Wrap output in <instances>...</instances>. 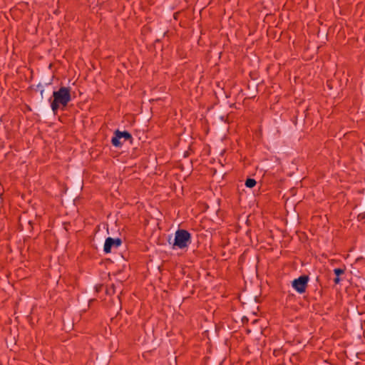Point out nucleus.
<instances>
[{
    "instance_id": "1",
    "label": "nucleus",
    "mask_w": 365,
    "mask_h": 365,
    "mask_svg": "<svg viewBox=\"0 0 365 365\" xmlns=\"http://www.w3.org/2000/svg\"><path fill=\"white\" fill-rule=\"evenodd\" d=\"M53 98H49L51 102V108L54 114L57 113V111L61 106L63 108L67 106L68 103L71 100V88L69 87L61 86L58 91L53 92Z\"/></svg>"
},
{
    "instance_id": "2",
    "label": "nucleus",
    "mask_w": 365,
    "mask_h": 365,
    "mask_svg": "<svg viewBox=\"0 0 365 365\" xmlns=\"http://www.w3.org/2000/svg\"><path fill=\"white\" fill-rule=\"evenodd\" d=\"M191 242V234L186 230L178 229L175 233L173 247L184 249Z\"/></svg>"
},
{
    "instance_id": "3",
    "label": "nucleus",
    "mask_w": 365,
    "mask_h": 365,
    "mask_svg": "<svg viewBox=\"0 0 365 365\" xmlns=\"http://www.w3.org/2000/svg\"><path fill=\"white\" fill-rule=\"evenodd\" d=\"M19 229L25 233H31L34 229V221L27 213H23L19 217Z\"/></svg>"
},
{
    "instance_id": "4",
    "label": "nucleus",
    "mask_w": 365,
    "mask_h": 365,
    "mask_svg": "<svg viewBox=\"0 0 365 365\" xmlns=\"http://www.w3.org/2000/svg\"><path fill=\"white\" fill-rule=\"evenodd\" d=\"M309 280V276L303 274L299 276L298 278L294 279L292 282V286L297 292L299 294H303L306 292Z\"/></svg>"
},
{
    "instance_id": "5",
    "label": "nucleus",
    "mask_w": 365,
    "mask_h": 365,
    "mask_svg": "<svg viewBox=\"0 0 365 365\" xmlns=\"http://www.w3.org/2000/svg\"><path fill=\"white\" fill-rule=\"evenodd\" d=\"M123 138L125 140L132 141L133 137L132 135L127 130L120 131L119 130H116L114 132V136L111 139V143L114 147L118 148L121 147L123 145L120 139Z\"/></svg>"
},
{
    "instance_id": "6",
    "label": "nucleus",
    "mask_w": 365,
    "mask_h": 365,
    "mask_svg": "<svg viewBox=\"0 0 365 365\" xmlns=\"http://www.w3.org/2000/svg\"><path fill=\"white\" fill-rule=\"evenodd\" d=\"M122 240L119 237L113 238L108 237L105 240L103 252L106 254L110 253L113 249H116L122 245Z\"/></svg>"
},
{
    "instance_id": "7",
    "label": "nucleus",
    "mask_w": 365,
    "mask_h": 365,
    "mask_svg": "<svg viewBox=\"0 0 365 365\" xmlns=\"http://www.w3.org/2000/svg\"><path fill=\"white\" fill-rule=\"evenodd\" d=\"M247 88L252 90L249 94V98H253L257 93V85L255 83H248Z\"/></svg>"
},
{
    "instance_id": "8",
    "label": "nucleus",
    "mask_w": 365,
    "mask_h": 365,
    "mask_svg": "<svg viewBox=\"0 0 365 365\" xmlns=\"http://www.w3.org/2000/svg\"><path fill=\"white\" fill-rule=\"evenodd\" d=\"M256 184H257V182L253 178H247L245 180V185H246V187H247L249 188L254 187L256 185Z\"/></svg>"
},
{
    "instance_id": "9",
    "label": "nucleus",
    "mask_w": 365,
    "mask_h": 365,
    "mask_svg": "<svg viewBox=\"0 0 365 365\" xmlns=\"http://www.w3.org/2000/svg\"><path fill=\"white\" fill-rule=\"evenodd\" d=\"M346 271V267L344 266V268H335L334 269V273L335 276L340 277L341 275L344 274Z\"/></svg>"
},
{
    "instance_id": "10",
    "label": "nucleus",
    "mask_w": 365,
    "mask_h": 365,
    "mask_svg": "<svg viewBox=\"0 0 365 365\" xmlns=\"http://www.w3.org/2000/svg\"><path fill=\"white\" fill-rule=\"evenodd\" d=\"M106 294L113 295L115 293V286L112 284L109 287H107L106 289Z\"/></svg>"
},
{
    "instance_id": "11",
    "label": "nucleus",
    "mask_w": 365,
    "mask_h": 365,
    "mask_svg": "<svg viewBox=\"0 0 365 365\" xmlns=\"http://www.w3.org/2000/svg\"><path fill=\"white\" fill-rule=\"evenodd\" d=\"M37 88H38V90H40V94H41V97L42 98H43V96H46V94L49 93V91H45V90L43 89V85H42L41 83H38V84L37 85Z\"/></svg>"
},
{
    "instance_id": "12",
    "label": "nucleus",
    "mask_w": 365,
    "mask_h": 365,
    "mask_svg": "<svg viewBox=\"0 0 365 365\" xmlns=\"http://www.w3.org/2000/svg\"><path fill=\"white\" fill-rule=\"evenodd\" d=\"M103 287V284H97L95 286V290H96V292H100L102 289Z\"/></svg>"
},
{
    "instance_id": "13",
    "label": "nucleus",
    "mask_w": 365,
    "mask_h": 365,
    "mask_svg": "<svg viewBox=\"0 0 365 365\" xmlns=\"http://www.w3.org/2000/svg\"><path fill=\"white\" fill-rule=\"evenodd\" d=\"M358 220H363L365 219V212L359 213L357 216Z\"/></svg>"
},
{
    "instance_id": "14",
    "label": "nucleus",
    "mask_w": 365,
    "mask_h": 365,
    "mask_svg": "<svg viewBox=\"0 0 365 365\" xmlns=\"http://www.w3.org/2000/svg\"><path fill=\"white\" fill-rule=\"evenodd\" d=\"M334 283H335L336 284H339V283H340V282H341V278H340V277H337V276H336V277H335V278L334 279Z\"/></svg>"
},
{
    "instance_id": "15",
    "label": "nucleus",
    "mask_w": 365,
    "mask_h": 365,
    "mask_svg": "<svg viewBox=\"0 0 365 365\" xmlns=\"http://www.w3.org/2000/svg\"><path fill=\"white\" fill-rule=\"evenodd\" d=\"M249 321L248 318L245 316H244L242 318V322L243 324H245V323H247Z\"/></svg>"
}]
</instances>
